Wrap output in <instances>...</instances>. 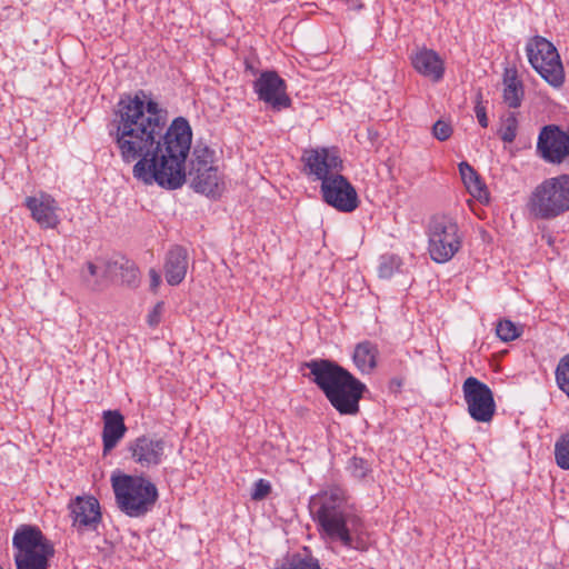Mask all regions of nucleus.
Listing matches in <instances>:
<instances>
[{
    "mask_svg": "<svg viewBox=\"0 0 569 569\" xmlns=\"http://www.w3.org/2000/svg\"><path fill=\"white\" fill-rule=\"evenodd\" d=\"M531 67L550 86L559 88L565 82V70L557 48L545 37L535 36L526 44Z\"/></svg>",
    "mask_w": 569,
    "mask_h": 569,
    "instance_id": "6e6552de",
    "label": "nucleus"
},
{
    "mask_svg": "<svg viewBox=\"0 0 569 569\" xmlns=\"http://www.w3.org/2000/svg\"><path fill=\"white\" fill-rule=\"evenodd\" d=\"M259 100L280 111L289 108L291 99L287 94V84L276 71H263L253 82Z\"/></svg>",
    "mask_w": 569,
    "mask_h": 569,
    "instance_id": "4468645a",
    "label": "nucleus"
},
{
    "mask_svg": "<svg viewBox=\"0 0 569 569\" xmlns=\"http://www.w3.org/2000/svg\"><path fill=\"white\" fill-rule=\"evenodd\" d=\"M323 201L341 212H352L359 206L355 187L342 174H333L320 186Z\"/></svg>",
    "mask_w": 569,
    "mask_h": 569,
    "instance_id": "9b49d317",
    "label": "nucleus"
},
{
    "mask_svg": "<svg viewBox=\"0 0 569 569\" xmlns=\"http://www.w3.org/2000/svg\"><path fill=\"white\" fill-rule=\"evenodd\" d=\"M149 276H150V288H151V290L156 291L161 282V277L156 269H150Z\"/></svg>",
    "mask_w": 569,
    "mask_h": 569,
    "instance_id": "e433bc0d",
    "label": "nucleus"
},
{
    "mask_svg": "<svg viewBox=\"0 0 569 569\" xmlns=\"http://www.w3.org/2000/svg\"><path fill=\"white\" fill-rule=\"evenodd\" d=\"M193 174L192 186L197 192L217 198L221 194L223 183L217 167L197 169Z\"/></svg>",
    "mask_w": 569,
    "mask_h": 569,
    "instance_id": "aec40b11",
    "label": "nucleus"
},
{
    "mask_svg": "<svg viewBox=\"0 0 569 569\" xmlns=\"http://www.w3.org/2000/svg\"><path fill=\"white\" fill-rule=\"evenodd\" d=\"M526 208L536 220H552L569 211V174L545 179L530 193Z\"/></svg>",
    "mask_w": 569,
    "mask_h": 569,
    "instance_id": "39448f33",
    "label": "nucleus"
},
{
    "mask_svg": "<svg viewBox=\"0 0 569 569\" xmlns=\"http://www.w3.org/2000/svg\"><path fill=\"white\" fill-rule=\"evenodd\" d=\"M309 508L326 541L347 549L365 550L361 520L348 510L346 490L330 486L311 497Z\"/></svg>",
    "mask_w": 569,
    "mask_h": 569,
    "instance_id": "f03ea898",
    "label": "nucleus"
},
{
    "mask_svg": "<svg viewBox=\"0 0 569 569\" xmlns=\"http://www.w3.org/2000/svg\"><path fill=\"white\" fill-rule=\"evenodd\" d=\"M192 154V172L197 171V169L213 167L211 164L213 152L208 147H196Z\"/></svg>",
    "mask_w": 569,
    "mask_h": 569,
    "instance_id": "7c9ffc66",
    "label": "nucleus"
},
{
    "mask_svg": "<svg viewBox=\"0 0 569 569\" xmlns=\"http://www.w3.org/2000/svg\"><path fill=\"white\" fill-rule=\"evenodd\" d=\"M378 356V346L372 341L365 340L356 345L352 360L361 373L369 375L377 367Z\"/></svg>",
    "mask_w": 569,
    "mask_h": 569,
    "instance_id": "4be33fe9",
    "label": "nucleus"
},
{
    "mask_svg": "<svg viewBox=\"0 0 569 569\" xmlns=\"http://www.w3.org/2000/svg\"><path fill=\"white\" fill-rule=\"evenodd\" d=\"M271 491V485L264 479H259L254 482L251 492V499L256 501L263 500Z\"/></svg>",
    "mask_w": 569,
    "mask_h": 569,
    "instance_id": "72a5a7b5",
    "label": "nucleus"
},
{
    "mask_svg": "<svg viewBox=\"0 0 569 569\" xmlns=\"http://www.w3.org/2000/svg\"><path fill=\"white\" fill-rule=\"evenodd\" d=\"M475 112H476V117L478 119L479 124L482 128H487L489 121H488V118H487L486 108L483 106H481V104H477L475 107Z\"/></svg>",
    "mask_w": 569,
    "mask_h": 569,
    "instance_id": "c9c22d12",
    "label": "nucleus"
},
{
    "mask_svg": "<svg viewBox=\"0 0 569 569\" xmlns=\"http://www.w3.org/2000/svg\"><path fill=\"white\" fill-rule=\"evenodd\" d=\"M518 119L516 112H508L499 130L500 139L506 143H511L517 137Z\"/></svg>",
    "mask_w": 569,
    "mask_h": 569,
    "instance_id": "cd10ccee",
    "label": "nucleus"
},
{
    "mask_svg": "<svg viewBox=\"0 0 569 569\" xmlns=\"http://www.w3.org/2000/svg\"><path fill=\"white\" fill-rule=\"evenodd\" d=\"M555 376L557 386L569 398V355L563 356L559 360Z\"/></svg>",
    "mask_w": 569,
    "mask_h": 569,
    "instance_id": "c756f323",
    "label": "nucleus"
},
{
    "mask_svg": "<svg viewBox=\"0 0 569 569\" xmlns=\"http://www.w3.org/2000/svg\"><path fill=\"white\" fill-rule=\"evenodd\" d=\"M463 398L470 417L478 422H489L496 412L491 389L475 377H469L462 385Z\"/></svg>",
    "mask_w": 569,
    "mask_h": 569,
    "instance_id": "1a4fd4ad",
    "label": "nucleus"
},
{
    "mask_svg": "<svg viewBox=\"0 0 569 569\" xmlns=\"http://www.w3.org/2000/svg\"><path fill=\"white\" fill-rule=\"evenodd\" d=\"M555 459L559 468L569 470V432L561 435L556 441Z\"/></svg>",
    "mask_w": 569,
    "mask_h": 569,
    "instance_id": "bb28decb",
    "label": "nucleus"
},
{
    "mask_svg": "<svg viewBox=\"0 0 569 569\" xmlns=\"http://www.w3.org/2000/svg\"><path fill=\"white\" fill-rule=\"evenodd\" d=\"M303 366L309 379L323 392L331 406L341 415H357L365 383L333 360L311 359Z\"/></svg>",
    "mask_w": 569,
    "mask_h": 569,
    "instance_id": "7ed1b4c3",
    "label": "nucleus"
},
{
    "mask_svg": "<svg viewBox=\"0 0 569 569\" xmlns=\"http://www.w3.org/2000/svg\"><path fill=\"white\" fill-rule=\"evenodd\" d=\"M188 252L181 246L172 247L166 257L164 276L170 286L181 283L188 270Z\"/></svg>",
    "mask_w": 569,
    "mask_h": 569,
    "instance_id": "6ab92c4d",
    "label": "nucleus"
},
{
    "mask_svg": "<svg viewBox=\"0 0 569 569\" xmlns=\"http://www.w3.org/2000/svg\"><path fill=\"white\" fill-rule=\"evenodd\" d=\"M348 469L352 477L359 480L365 479L371 471L368 461L358 457H353L350 459Z\"/></svg>",
    "mask_w": 569,
    "mask_h": 569,
    "instance_id": "2f4dec72",
    "label": "nucleus"
},
{
    "mask_svg": "<svg viewBox=\"0 0 569 569\" xmlns=\"http://www.w3.org/2000/svg\"><path fill=\"white\" fill-rule=\"evenodd\" d=\"M167 442L157 436L142 435L129 441L130 457L142 468H153L166 459Z\"/></svg>",
    "mask_w": 569,
    "mask_h": 569,
    "instance_id": "ddd939ff",
    "label": "nucleus"
},
{
    "mask_svg": "<svg viewBox=\"0 0 569 569\" xmlns=\"http://www.w3.org/2000/svg\"><path fill=\"white\" fill-rule=\"evenodd\" d=\"M24 206L31 213L32 219L43 229H54L60 223L57 211L58 203L54 198L46 192H39L27 197Z\"/></svg>",
    "mask_w": 569,
    "mask_h": 569,
    "instance_id": "dca6fc26",
    "label": "nucleus"
},
{
    "mask_svg": "<svg viewBox=\"0 0 569 569\" xmlns=\"http://www.w3.org/2000/svg\"><path fill=\"white\" fill-rule=\"evenodd\" d=\"M401 267V259L396 254H383L380 257L378 274L382 279H390Z\"/></svg>",
    "mask_w": 569,
    "mask_h": 569,
    "instance_id": "a878e982",
    "label": "nucleus"
},
{
    "mask_svg": "<svg viewBox=\"0 0 569 569\" xmlns=\"http://www.w3.org/2000/svg\"><path fill=\"white\" fill-rule=\"evenodd\" d=\"M112 488L118 508L131 518L143 517L151 511L159 497L156 485L143 476L113 477Z\"/></svg>",
    "mask_w": 569,
    "mask_h": 569,
    "instance_id": "20e7f679",
    "label": "nucleus"
},
{
    "mask_svg": "<svg viewBox=\"0 0 569 569\" xmlns=\"http://www.w3.org/2000/svg\"><path fill=\"white\" fill-rule=\"evenodd\" d=\"M525 97V88L517 70L507 68L503 73L502 100L510 109H518Z\"/></svg>",
    "mask_w": 569,
    "mask_h": 569,
    "instance_id": "412c9836",
    "label": "nucleus"
},
{
    "mask_svg": "<svg viewBox=\"0 0 569 569\" xmlns=\"http://www.w3.org/2000/svg\"><path fill=\"white\" fill-rule=\"evenodd\" d=\"M452 127L449 122L438 120L432 126V134L439 141L448 140L452 134Z\"/></svg>",
    "mask_w": 569,
    "mask_h": 569,
    "instance_id": "473e14b6",
    "label": "nucleus"
},
{
    "mask_svg": "<svg viewBox=\"0 0 569 569\" xmlns=\"http://www.w3.org/2000/svg\"><path fill=\"white\" fill-rule=\"evenodd\" d=\"M521 332L522 328L508 319L499 320L496 326V333L503 342L517 339L520 337Z\"/></svg>",
    "mask_w": 569,
    "mask_h": 569,
    "instance_id": "c85d7f7f",
    "label": "nucleus"
},
{
    "mask_svg": "<svg viewBox=\"0 0 569 569\" xmlns=\"http://www.w3.org/2000/svg\"><path fill=\"white\" fill-rule=\"evenodd\" d=\"M428 250L437 263L450 261L462 247L463 233L455 217L437 213L429 220Z\"/></svg>",
    "mask_w": 569,
    "mask_h": 569,
    "instance_id": "0eeeda50",
    "label": "nucleus"
},
{
    "mask_svg": "<svg viewBox=\"0 0 569 569\" xmlns=\"http://www.w3.org/2000/svg\"><path fill=\"white\" fill-rule=\"evenodd\" d=\"M107 129L121 161L132 164L134 179L166 190L184 184L192 141L186 118L177 117L169 123L167 109L139 90L119 100Z\"/></svg>",
    "mask_w": 569,
    "mask_h": 569,
    "instance_id": "f257e3e1",
    "label": "nucleus"
},
{
    "mask_svg": "<svg viewBox=\"0 0 569 569\" xmlns=\"http://www.w3.org/2000/svg\"><path fill=\"white\" fill-rule=\"evenodd\" d=\"M537 153L548 163H562L569 156V134L557 124L542 127L537 140Z\"/></svg>",
    "mask_w": 569,
    "mask_h": 569,
    "instance_id": "f8f14e48",
    "label": "nucleus"
},
{
    "mask_svg": "<svg viewBox=\"0 0 569 569\" xmlns=\"http://www.w3.org/2000/svg\"><path fill=\"white\" fill-rule=\"evenodd\" d=\"M0 569H3V568L0 566Z\"/></svg>",
    "mask_w": 569,
    "mask_h": 569,
    "instance_id": "58836bf2",
    "label": "nucleus"
},
{
    "mask_svg": "<svg viewBox=\"0 0 569 569\" xmlns=\"http://www.w3.org/2000/svg\"><path fill=\"white\" fill-rule=\"evenodd\" d=\"M102 445L103 455L111 452L123 439L127 427L124 418L118 410H107L103 412Z\"/></svg>",
    "mask_w": 569,
    "mask_h": 569,
    "instance_id": "a211bd4d",
    "label": "nucleus"
},
{
    "mask_svg": "<svg viewBox=\"0 0 569 569\" xmlns=\"http://www.w3.org/2000/svg\"><path fill=\"white\" fill-rule=\"evenodd\" d=\"M68 509L72 527L78 531H94L102 520L100 503L93 496H78L72 499Z\"/></svg>",
    "mask_w": 569,
    "mask_h": 569,
    "instance_id": "2eb2a0df",
    "label": "nucleus"
},
{
    "mask_svg": "<svg viewBox=\"0 0 569 569\" xmlns=\"http://www.w3.org/2000/svg\"><path fill=\"white\" fill-rule=\"evenodd\" d=\"M413 69L425 78L439 82L445 76V61L432 49L426 47L418 49L410 57Z\"/></svg>",
    "mask_w": 569,
    "mask_h": 569,
    "instance_id": "f3484780",
    "label": "nucleus"
},
{
    "mask_svg": "<svg viewBox=\"0 0 569 569\" xmlns=\"http://www.w3.org/2000/svg\"><path fill=\"white\" fill-rule=\"evenodd\" d=\"M87 267L90 276L94 277L98 274V267L94 263L88 262Z\"/></svg>",
    "mask_w": 569,
    "mask_h": 569,
    "instance_id": "4c0bfd02",
    "label": "nucleus"
},
{
    "mask_svg": "<svg viewBox=\"0 0 569 569\" xmlns=\"http://www.w3.org/2000/svg\"><path fill=\"white\" fill-rule=\"evenodd\" d=\"M276 569H321L319 560L308 548L288 555Z\"/></svg>",
    "mask_w": 569,
    "mask_h": 569,
    "instance_id": "393cba45",
    "label": "nucleus"
},
{
    "mask_svg": "<svg viewBox=\"0 0 569 569\" xmlns=\"http://www.w3.org/2000/svg\"><path fill=\"white\" fill-rule=\"evenodd\" d=\"M301 161L303 162V172L321 183L330 180L333 174H339L343 168L342 160L333 148L321 147L305 150Z\"/></svg>",
    "mask_w": 569,
    "mask_h": 569,
    "instance_id": "9d476101",
    "label": "nucleus"
},
{
    "mask_svg": "<svg viewBox=\"0 0 569 569\" xmlns=\"http://www.w3.org/2000/svg\"><path fill=\"white\" fill-rule=\"evenodd\" d=\"M108 272L119 273L122 283L136 288L140 281V272L136 263L126 257H117L108 262Z\"/></svg>",
    "mask_w": 569,
    "mask_h": 569,
    "instance_id": "5701e85b",
    "label": "nucleus"
},
{
    "mask_svg": "<svg viewBox=\"0 0 569 569\" xmlns=\"http://www.w3.org/2000/svg\"><path fill=\"white\" fill-rule=\"evenodd\" d=\"M162 311V303L159 302L154 306V308L148 315V323L150 327H156L160 322Z\"/></svg>",
    "mask_w": 569,
    "mask_h": 569,
    "instance_id": "f704fd0d",
    "label": "nucleus"
},
{
    "mask_svg": "<svg viewBox=\"0 0 569 569\" xmlns=\"http://www.w3.org/2000/svg\"><path fill=\"white\" fill-rule=\"evenodd\" d=\"M459 172L463 184L473 198H477L479 201L488 198L485 183L481 181L480 176L468 162L462 161L459 163Z\"/></svg>",
    "mask_w": 569,
    "mask_h": 569,
    "instance_id": "b1692460",
    "label": "nucleus"
},
{
    "mask_svg": "<svg viewBox=\"0 0 569 569\" xmlns=\"http://www.w3.org/2000/svg\"><path fill=\"white\" fill-rule=\"evenodd\" d=\"M13 558L17 569H48L53 556L52 543L42 531L30 525L20 526L12 537Z\"/></svg>",
    "mask_w": 569,
    "mask_h": 569,
    "instance_id": "423d86ee",
    "label": "nucleus"
}]
</instances>
